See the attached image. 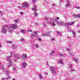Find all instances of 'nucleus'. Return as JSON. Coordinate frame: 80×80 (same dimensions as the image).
Returning <instances> with one entry per match:
<instances>
[{"mask_svg":"<svg viewBox=\"0 0 80 80\" xmlns=\"http://www.w3.org/2000/svg\"><path fill=\"white\" fill-rule=\"evenodd\" d=\"M38 40H39L40 41H41V40H42V39H41V38H39L38 39Z\"/></svg>","mask_w":80,"mask_h":80,"instance_id":"nucleus-54","label":"nucleus"},{"mask_svg":"<svg viewBox=\"0 0 80 80\" xmlns=\"http://www.w3.org/2000/svg\"><path fill=\"white\" fill-rule=\"evenodd\" d=\"M42 25H43V27H45V26H46V24H45L43 23V24H42Z\"/></svg>","mask_w":80,"mask_h":80,"instance_id":"nucleus-40","label":"nucleus"},{"mask_svg":"<svg viewBox=\"0 0 80 80\" xmlns=\"http://www.w3.org/2000/svg\"><path fill=\"white\" fill-rule=\"evenodd\" d=\"M13 69L14 72H15V71H16V68L14 67Z\"/></svg>","mask_w":80,"mask_h":80,"instance_id":"nucleus-29","label":"nucleus"},{"mask_svg":"<svg viewBox=\"0 0 80 80\" xmlns=\"http://www.w3.org/2000/svg\"><path fill=\"white\" fill-rule=\"evenodd\" d=\"M53 6H55V4L54 3L52 4Z\"/></svg>","mask_w":80,"mask_h":80,"instance_id":"nucleus-52","label":"nucleus"},{"mask_svg":"<svg viewBox=\"0 0 80 80\" xmlns=\"http://www.w3.org/2000/svg\"><path fill=\"white\" fill-rule=\"evenodd\" d=\"M7 32V29L4 27H3L1 30V32L4 34L6 33Z\"/></svg>","mask_w":80,"mask_h":80,"instance_id":"nucleus-7","label":"nucleus"},{"mask_svg":"<svg viewBox=\"0 0 80 80\" xmlns=\"http://www.w3.org/2000/svg\"><path fill=\"white\" fill-rule=\"evenodd\" d=\"M57 33H58V34H60V35H61V33H60L59 32H57Z\"/></svg>","mask_w":80,"mask_h":80,"instance_id":"nucleus-39","label":"nucleus"},{"mask_svg":"<svg viewBox=\"0 0 80 80\" xmlns=\"http://www.w3.org/2000/svg\"><path fill=\"white\" fill-rule=\"evenodd\" d=\"M51 21H52V22H54L55 23H57L58 25H65V27H68L69 25H73L74 23H75V22H71L70 23L66 22L64 24V22H63L57 21V19H51Z\"/></svg>","mask_w":80,"mask_h":80,"instance_id":"nucleus-2","label":"nucleus"},{"mask_svg":"<svg viewBox=\"0 0 80 80\" xmlns=\"http://www.w3.org/2000/svg\"><path fill=\"white\" fill-rule=\"evenodd\" d=\"M34 15L36 17H38V14H37V13L36 12H35L34 13Z\"/></svg>","mask_w":80,"mask_h":80,"instance_id":"nucleus-24","label":"nucleus"},{"mask_svg":"<svg viewBox=\"0 0 80 80\" xmlns=\"http://www.w3.org/2000/svg\"><path fill=\"white\" fill-rule=\"evenodd\" d=\"M22 6L23 8H28L29 6V3L27 1H25L22 3Z\"/></svg>","mask_w":80,"mask_h":80,"instance_id":"nucleus-4","label":"nucleus"},{"mask_svg":"<svg viewBox=\"0 0 80 80\" xmlns=\"http://www.w3.org/2000/svg\"><path fill=\"white\" fill-rule=\"evenodd\" d=\"M73 60L75 61V62H76L77 63V62H78V59H75V58H74L73 59Z\"/></svg>","mask_w":80,"mask_h":80,"instance_id":"nucleus-26","label":"nucleus"},{"mask_svg":"<svg viewBox=\"0 0 80 80\" xmlns=\"http://www.w3.org/2000/svg\"><path fill=\"white\" fill-rule=\"evenodd\" d=\"M71 71H72V72H74V71H75V69H74L73 68L71 69Z\"/></svg>","mask_w":80,"mask_h":80,"instance_id":"nucleus-35","label":"nucleus"},{"mask_svg":"<svg viewBox=\"0 0 80 80\" xmlns=\"http://www.w3.org/2000/svg\"><path fill=\"white\" fill-rule=\"evenodd\" d=\"M47 23H48L49 24H50V25H51V24H52V26H55L56 25L55 23H53V22H47Z\"/></svg>","mask_w":80,"mask_h":80,"instance_id":"nucleus-13","label":"nucleus"},{"mask_svg":"<svg viewBox=\"0 0 80 80\" xmlns=\"http://www.w3.org/2000/svg\"><path fill=\"white\" fill-rule=\"evenodd\" d=\"M38 77L40 80H42V79H43V76L41 74H39Z\"/></svg>","mask_w":80,"mask_h":80,"instance_id":"nucleus-15","label":"nucleus"},{"mask_svg":"<svg viewBox=\"0 0 80 80\" xmlns=\"http://www.w3.org/2000/svg\"><path fill=\"white\" fill-rule=\"evenodd\" d=\"M10 54L11 55V56H7V58H11L12 57V56H14V57H17V60H19V59H23L25 60V59H26L27 58V56L26 54H23L22 55L20 56L19 55H15V53L13 52H11L10 53Z\"/></svg>","mask_w":80,"mask_h":80,"instance_id":"nucleus-1","label":"nucleus"},{"mask_svg":"<svg viewBox=\"0 0 80 80\" xmlns=\"http://www.w3.org/2000/svg\"><path fill=\"white\" fill-rule=\"evenodd\" d=\"M22 66L23 68H25L27 66V63L26 62H23L22 63Z\"/></svg>","mask_w":80,"mask_h":80,"instance_id":"nucleus-12","label":"nucleus"},{"mask_svg":"<svg viewBox=\"0 0 80 80\" xmlns=\"http://www.w3.org/2000/svg\"><path fill=\"white\" fill-rule=\"evenodd\" d=\"M11 77L9 76H8V79H10Z\"/></svg>","mask_w":80,"mask_h":80,"instance_id":"nucleus-43","label":"nucleus"},{"mask_svg":"<svg viewBox=\"0 0 80 80\" xmlns=\"http://www.w3.org/2000/svg\"><path fill=\"white\" fill-rule=\"evenodd\" d=\"M32 10L34 12H37V6L36 5H35L34 6V7L33 8H32Z\"/></svg>","mask_w":80,"mask_h":80,"instance_id":"nucleus-11","label":"nucleus"},{"mask_svg":"<svg viewBox=\"0 0 80 80\" xmlns=\"http://www.w3.org/2000/svg\"><path fill=\"white\" fill-rule=\"evenodd\" d=\"M16 34H18L19 33V32H16Z\"/></svg>","mask_w":80,"mask_h":80,"instance_id":"nucleus-53","label":"nucleus"},{"mask_svg":"<svg viewBox=\"0 0 80 80\" xmlns=\"http://www.w3.org/2000/svg\"><path fill=\"white\" fill-rule=\"evenodd\" d=\"M45 19L46 20L48 21V17H45Z\"/></svg>","mask_w":80,"mask_h":80,"instance_id":"nucleus-33","label":"nucleus"},{"mask_svg":"<svg viewBox=\"0 0 80 80\" xmlns=\"http://www.w3.org/2000/svg\"><path fill=\"white\" fill-rule=\"evenodd\" d=\"M12 80H15V79L14 78H13V79H12Z\"/></svg>","mask_w":80,"mask_h":80,"instance_id":"nucleus-59","label":"nucleus"},{"mask_svg":"<svg viewBox=\"0 0 80 80\" xmlns=\"http://www.w3.org/2000/svg\"><path fill=\"white\" fill-rule=\"evenodd\" d=\"M0 15H3V12L2 11H0Z\"/></svg>","mask_w":80,"mask_h":80,"instance_id":"nucleus-32","label":"nucleus"},{"mask_svg":"<svg viewBox=\"0 0 80 80\" xmlns=\"http://www.w3.org/2000/svg\"><path fill=\"white\" fill-rule=\"evenodd\" d=\"M37 31H33L31 35V36L32 38H34V37H38V36L37 35Z\"/></svg>","mask_w":80,"mask_h":80,"instance_id":"nucleus-6","label":"nucleus"},{"mask_svg":"<svg viewBox=\"0 0 80 80\" xmlns=\"http://www.w3.org/2000/svg\"><path fill=\"white\" fill-rule=\"evenodd\" d=\"M14 22H15V23H17L18 22V20L15 19L14 20Z\"/></svg>","mask_w":80,"mask_h":80,"instance_id":"nucleus-20","label":"nucleus"},{"mask_svg":"<svg viewBox=\"0 0 80 80\" xmlns=\"http://www.w3.org/2000/svg\"><path fill=\"white\" fill-rule=\"evenodd\" d=\"M5 73L6 74V75H8L9 74V71H6Z\"/></svg>","mask_w":80,"mask_h":80,"instance_id":"nucleus-22","label":"nucleus"},{"mask_svg":"<svg viewBox=\"0 0 80 80\" xmlns=\"http://www.w3.org/2000/svg\"><path fill=\"white\" fill-rule=\"evenodd\" d=\"M59 55H60V56H62L63 55V54H59Z\"/></svg>","mask_w":80,"mask_h":80,"instance_id":"nucleus-56","label":"nucleus"},{"mask_svg":"<svg viewBox=\"0 0 80 80\" xmlns=\"http://www.w3.org/2000/svg\"><path fill=\"white\" fill-rule=\"evenodd\" d=\"M6 60L8 61L9 62V65L8 66V67H10V66H12V60L9 59H7Z\"/></svg>","mask_w":80,"mask_h":80,"instance_id":"nucleus-9","label":"nucleus"},{"mask_svg":"<svg viewBox=\"0 0 80 80\" xmlns=\"http://www.w3.org/2000/svg\"><path fill=\"white\" fill-rule=\"evenodd\" d=\"M74 18H80V15H74Z\"/></svg>","mask_w":80,"mask_h":80,"instance_id":"nucleus-17","label":"nucleus"},{"mask_svg":"<svg viewBox=\"0 0 80 80\" xmlns=\"http://www.w3.org/2000/svg\"><path fill=\"white\" fill-rule=\"evenodd\" d=\"M18 28L17 25L15 24H14L11 25H9L8 31L10 33H11L13 32V29H16Z\"/></svg>","mask_w":80,"mask_h":80,"instance_id":"nucleus-3","label":"nucleus"},{"mask_svg":"<svg viewBox=\"0 0 80 80\" xmlns=\"http://www.w3.org/2000/svg\"><path fill=\"white\" fill-rule=\"evenodd\" d=\"M62 2H63V1H62V0H60V3H62Z\"/></svg>","mask_w":80,"mask_h":80,"instance_id":"nucleus-47","label":"nucleus"},{"mask_svg":"<svg viewBox=\"0 0 80 80\" xmlns=\"http://www.w3.org/2000/svg\"><path fill=\"white\" fill-rule=\"evenodd\" d=\"M50 69L51 71L52 72L53 75H56V72L55 71V67H50Z\"/></svg>","mask_w":80,"mask_h":80,"instance_id":"nucleus-5","label":"nucleus"},{"mask_svg":"<svg viewBox=\"0 0 80 80\" xmlns=\"http://www.w3.org/2000/svg\"><path fill=\"white\" fill-rule=\"evenodd\" d=\"M67 80H68V79H67Z\"/></svg>","mask_w":80,"mask_h":80,"instance_id":"nucleus-61","label":"nucleus"},{"mask_svg":"<svg viewBox=\"0 0 80 80\" xmlns=\"http://www.w3.org/2000/svg\"><path fill=\"white\" fill-rule=\"evenodd\" d=\"M47 65H48V63H47Z\"/></svg>","mask_w":80,"mask_h":80,"instance_id":"nucleus-60","label":"nucleus"},{"mask_svg":"<svg viewBox=\"0 0 80 80\" xmlns=\"http://www.w3.org/2000/svg\"><path fill=\"white\" fill-rule=\"evenodd\" d=\"M70 6V3L69 2L68 0L66 2L65 7H69Z\"/></svg>","mask_w":80,"mask_h":80,"instance_id":"nucleus-10","label":"nucleus"},{"mask_svg":"<svg viewBox=\"0 0 80 80\" xmlns=\"http://www.w3.org/2000/svg\"><path fill=\"white\" fill-rule=\"evenodd\" d=\"M7 43H12V41H7Z\"/></svg>","mask_w":80,"mask_h":80,"instance_id":"nucleus-21","label":"nucleus"},{"mask_svg":"<svg viewBox=\"0 0 80 80\" xmlns=\"http://www.w3.org/2000/svg\"><path fill=\"white\" fill-rule=\"evenodd\" d=\"M50 34V32H48L46 34V36H49V34Z\"/></svg>","mask_w":80,"mask_h":80,"instance_id":"nucleus-27","label":"nucleus"},{"mask_svg":"<svg viewBox=\"0 0 80 80\" xmlns=\"http://www.w3.org/2000/svg\"><path fill=\"white\" fill-rule=\"evenodd\" d=\"M67 38L68 39H70L71 38H70V37H69V36H68L67 37Z\"/></svg>","mask_w":80,"mask_h":80,"instance_id":"nucleus-42","label":"nucleus"},{"mask_svg":"<svg viewBox=\"0 0 80 80\" xmlns=\"http://www.w3.org/2000/svg\"><path fill=\"white\" fill-rule=\"evenodd\" d=\"M78 33H80V30L78 31Z\"/></svg>","mask_w":80,"mask_h":80,"instance_id":"nucleus-58","label":"nucleus"},{"mask_svg":"<svg viewBox=\"0 0 80 80\" xmlns=\"http://www.w3.org/2000/svg\"><path fill=\"white\" fill-rule=\"evenodd\" d=\"M37 2L36 0H32V3H35Z\"/></svg>","mask_w":80,"mask_h":80,"instance_id":"nucleus-30","label":"nucleus"},{"mask_svg":"<svg viewBox=\"0 0 80 80\" xmlns=\"http://www.w3.org/2000/svg\"><path fill=\"white\" fill-rule=\"evenodd\" d=\"M8 78H2V80H8Z\"/></svg>","mask_w":80,"mask_h":80,"instance_id":"nucleus-28","label":"nucleus"},{"mask_svg":"<svg viewBox=\"0 0 80 80\" xmlns=\"http://www.w3.org/2000/svg\"><path fill=\"white\" fill-rule=\"evenodd\" d=\"M22 7H19V9H22Z\"/></svg>","mask_w":80,"mask_h":80,"instance_id":"nucleus-49","label":"nucleus"},{"mask_svg":"<svg viewBox=\"0 0 80 80\" xmlns=\"http://www.w3.org/2000/svg\"><path fill=\"white\" fill-rule=\"evenodd\" d=\"M35 24L36 25H38V23H35Z\"/></svg>","mask_w":80,"mask_h":80,"instance_id":"nucleus-48","label":"nucleus"},{"mask_svg":"<svg viewBox=\"0 0 80 80\" xmlns=\"http://www.w3.org/2000/svg\"><path fill=\"white\" fill-rule=\"evenodd\" d=\"M12 47L14 48H17V46L14 44L12 45Z\"/></svg>","mask_w":80,"mask_h":80,"instance_id":"nucleus-18","label":"nucleus"},{"mask_svg":"<svg viewBox=\"0 0 80 80\" xmlns=\"http://www.w3.org/2000/svg\"><path fill=\"white\" fill-rule=\"evenodd\" d=\"M68 31H69V32H72L73 37H75V36L76 35V33H75V31L72 30L71 28L69 29Z\"/></svg>","mask_w":80,"mask_h":80,"instance_id":"nucleus-8","label":"nucleus"},{"mask_svg":"<svg viewBox=\"0 0 80 80\" xmlns=\"http://www.w3.org/2000/svg\"><path fill=\"white\" fill-rule=\"evenodd\" d=\"M56 19H57V20H59V17H56Z\"/></svg>","mask_w":80,"mask_h":80,"instance_id":"nucleus-44","label":"nucleus"},{"mask_svg":"<svg viewBox=\"0 0 80 80\" xmlns=\"http://www.w3.org/2000/svg\"><path fill=\"white\" fill-rule=\"evenodd\" d=\"M28 32H32V30H28Z\"/></svg>","mask_w":80,"mask_h":80,"instance_id":"nucleus-50","label":"nucleus"},{"mask_svg":"<svg viewBox=\"0 0 80 80\" xmlns=\"http://www.w3.org/2000/svg\"><path fill=\"white\" fill-rule=\"evenodd\" d=\"M26 31L25 30L22 29L20 30V32L23 34L25 33V32Z\"/></svg>","mask_w":80,"mask_h":80,"instance_id":"nucleus-16","label":"nucleus"},{"mask_svg":"<svg viewBox=\"0 0 80 80\" xmlns=\"http://www.w3.org/2000/svg\"><path fill=\"white\" fill-rule=\"evenodd\" d=\"M34 46L35 47V48H38L39 47V46H38V45L37 44H35Z\"/></svg>","mask_w":80,"mask_h":80,"instance_id":"nucleus-19","label":"nucleus"},{"mask_svg":"<svg viewBox=\"0 0 80 80\" xmlns=\"http://www.w3.org/2000/svg\"><path fill=\"white\" fill-rule=\"evenodd\" d=\"M76 8H77V9H80V7H79L77 6L76 7Z\"/></svg>","mask_w":80,"mask_h":80,"instance_id":"nucleus-34","label":"nucleus"},{"mask_svg":"<svg viewBox=\"0 0 80 80\" xmlns=\"http://www.w3.org/2000/svg\"><path fill=\"white\" fill-rule=\"evenodd\" d=\"M54 51H52L51 53H50L51 55H53V53H54Z\"/></svg>","mask_w":80,"mask_h":80,"instance_id":"nucleus-25","label":"nucleus"},{"mask_svg":"<svg viewBox=\"0 0 80 80\" xmlns=\"http://www.w3.org/2000/svg\"><path fill=\"white\" fill-rule=\"evenodd\" d=\"M59 63L62 64V65H63V61L62 59H60L59 60Z\"/></svg>","mask_w":80,"mask_h":80,"instance_id":"nucleus-14","label":"nucleus"},{"mask_svg":"<svg viewBox=\"0 0 80 80\" xmlns=\"http://www.w3.org/2000/svg\"><path fill=\"white\" fill-rule=\"evenodd\" d=\"M20 14H21V15H23V12H21Z\"/></svg>","mask_w":80,"mask_h":80,"instance_id":"nucleus-46","label":"nucleus"},{"mask_svg":"<svg viewBox=\"0 0 80 80\" xmlns=\"http://www.w3.org/2000/svg\"><path fill=\"white\" fill-rule=\"evenodd\" d=\"M51 41H54V40H55V38H52V39H51Z\"/></svg>","mask_w":80,"mask_h":80,"instance_id":"nucleus-38","label":"nucleus"},{"mask_svg":"<svg viewBox=\"0 0 80 80\" xmlns=\"http://www.w3.org/2000/svg\"><path fill=\"white\" fill-rule=\"evenodd\" d=\"M45 75H48V73L46 72H45Z\"/></svg>","mask_w":80,"mask_h":80,"instance_id":"nucleus-51","label":"nucleus"},{"mask_svg":"<svg viewBox=\"0 0 80 80\" xmlns=\"http://www.w3.org/2000/svg\"><path fill=\"white\" fill-rule=\"evenodd\" d=\"M24 40V39L22 38L21 39V41H23Z\"/></svg>","mask_w":80,"mask_h":80,"instance_id":"nucleus-45","label":"nucleus"},{"mask_svg":"<svg viewBox=\"0 0 80 80\" xmlns=\"http://www.w3.org/2000/svg\"><path fill=\"white\" fill-rule=\"evenodd\" d=\"M69 67L70 68H72V67H73V65H72V64H70L69 65Z\"/></svg>","mask_w":80,"mask_h":80,"instance_id":"nucleus-31","label":"nucleus"},{"mask_svg":"<svg viewBox=\"0 0 80 80\" xmlns=\"http://www.w3.org/2000/svg\"><path fill=\"white\" fill-rule=\"evenodd\" d=\"M1 67L2 68V70H5V67H4V66H2Z\"/></svg>","mask_w":80,"mask_h":80,"instance_id":"nucleus-23","label":"nucleus"},{"mask_svg":"<svg viewBox=\"0 0 80 80\" xmlns=\"http://www.w3.org/2000/svg\"><path fill=\"white\" fill-rule=\"evenodd\" d=\"M70 56H71V57H73V54L72 53H70Z\"/></svg>","mask_w":80,"mask_h":80,"instance_id":"nucleus-37","label":"nucleus"},{"mask_svg":"<svg viewBox=\"0 0 80 80\" xmlns=\"http://www.w3.org/2000/svg\"><path fill=\"white\" fill-rule=\"evenodd\" d=\"M17 61V59H14V62H16Z\"/></svg>","mask_w":80,"mask_h":80,"instance_id":"nucleus-55","label":"nucleus"},{"mask_svg":"<svg viewBox=\"0 0 80 80\" xmlns=\"http://www.w3.org/2000/svg\"><path fill=\"white\" fill-rule=\"evenodd\" d=\"M66 50H67V51H69V50H70V49L68 48H66Z\"/></svg>","mask_w":80,"mask_h":80,"instance_id":"nucleus-41","label":"nucleus"},{"mask_svg":"<svg viewBox=\"0 0 80 80\" xmlns=\"http://www.w3.org/2000/svg\"><path fill=\"white\" fill-rule=\"evenodd\" d=\"M0 48H2V45L1 44H0Z\"/></svg>","mask_w":80,"mask_h":80,"instance_id":"nucleus-57","label":"nucleus"},{"mask_svg":"<svg viewBox=\"0 0 80 80\" xmlns=\"http://www.w3.org/2000/svg\"><path fill=\"white\" fill-rule=\"evenodd\" d=\"M4 27H8V25H4Z\"/></svg>","mask_w":80,"mask_h":80,"instance_id":"nucleus-36","label":"nucleus"}]
</instances>
